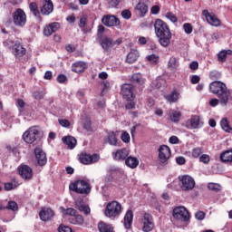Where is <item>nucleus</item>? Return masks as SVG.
<instances>
[{"label":"nucleus","mask_w":232,"mask_h":232,"mask_svg":"<svg viewBox=\"0 0 232 232\" xmlns=\"http://www.w3.org/2000/svg\"><path fill=\"white\" fill-rule=\"evenodd\" d=\"M68 220L70 224H73L74 226H82L84 224V218L79 214H75L74 216L69 218Z\"/></svg>","instance_id":"32"},{"label":"nucleus","mask_w":232,"mask_h":232,"mask_svg":"<svg viewBox=\"0 0 232 232\" xmlns=\"http://www.w3.org/2000/svg\"><path fill=\"white\" fill-rule=\"evenodd\" d=\"M34 155L39 166H45L46 162H48V159L46 158V153L41 148L34 149Z\"/></svg>","instance_id":"18"},{"label":"nucleus","mask_w":232,"mask_h":232,"mask_svg":"<svg viewBox=\"0 0 232 232\" xmlns=\"http://www.w3.org/2000/svg\"><path fill=\"white\" fill-rule=\"evenodd\" d=\"M12 52L16 59H21V57L26 55V48L21 43H15L12 48Z\"/></svg>","instance_id":"20"},{"label":"nucleus","mask_w":232,"mask_h":232,"mask_svg":"<svg viewBox=\"0 0 232 232\" xmlns=\"http://www.w3.org/2000/svg\"><path fill=\"white\" fill-rule=\"evenodd\" d=\"M6 209H11V211H17V209H19V207L15 203V201H9Z\"/></svg>","instance_id":"46"},{"label":"nucleus","mask_w":232,"mask_h":232,"mask_svg":"<svg viewBox=\"0 0 232 232\" xmlns=\"http://www.w3.org/2000/svg\"><path fill=\"white\" fill-rule=\"evenodd\" d=\"M13 22L15 26H24L26 24V13L21 8L16 9L13 14Z\"/></svg>","instance_id":"8"},{"label":"nucleus","mask_w":232,"mask_h":232,"mask_svg":"<svg viewBox=\"0 0 232 232\" xmlns=\"http://www.w3.org/2000/svg\"><path fill=\"white\" fill-rule=\"evenodd\" d=\"M166 17H167V19H169L171 21V23H177L179 21V19L177 18V15H175L171 12H168L166 14Z\"/></svg>","instance_id":"50"},{"label":"nucleus","mask_w":232,"mask_h":232,"mask_svg":"<svg viewBox=\"0 0 232 232\" xmlns=\"http://www.w3.org/2000/svg\"><path fill=\"white\" fill-rule=\"evenodd\" d=\"M179 180L182 191H191L195 188V179L189 175L179 176Z\"/></svg>","instance_id":"6"},{"label":"nucleus","mask_w":232,"mask_h":232,"mask_svg":"<svg viewBox=\"0 0 232 232\" xmlns=\"http://www.w3.org/2000/svg\"><path fill=\"white\" fill-rule=\"evenodd\" d=\"M164 99L169 102V104H175V102H179L180 93L177 91H172L170 93L164 95Z\"/></svg>","instance_id":"24"},{"label":"nucleus","mask_w":232,"mask_h":232,"mask_svg":"<svg viewBox=\"0 0 232 232\" xmlns=\"http://www.w3.org/2000/svg\"><path fill=\"white\" fill-rule=\"evenodd\" d=\"M136 9L139 10L141 17H144V15H146V14H148V5H146L144 3H139L136 5Z\"/></svg>","instance_id":"39"},{"label":"nucleus","mask_w":232,"mask_h":232,"mask_svg":"<svg viewBox=\"0 0 232 232\" xmlns=\"http://www.w3.org/2000/svg\"><path fill=\"white\" fill-rule=\"evenodd\" d=\"M130 155V150L127 149H120L116 152H112L114 160H126V158Z\"/></svg>","instance_id":"23"},{"label":"nucleus","mask_w":232,"mask_h":232,"mask_svg":"<svg viewBox=\"0 0 232 232\" xmlns=\"http://www.w3.org/2000/svg\"><path fill=\"white\" fill-rule=\"evenodd\" d=\"M125 164L126 166H128V168H131V169H135V168L139 166V160L135 157L130 156L125 160Z\"/></svg>","instance_id":"34"},{"label":"nucleus","mask_w":232,"mask_h":232,"mask_svg":"<svg viewBox=\"0 0 232 232\" xmlns=\"http://www.w3.org/2000/svg\"><path fill=\"white\" fill-rule=\"evenodd\" d=\"M220 126L224 131H227V133H232V128L229 125V121H227V118H223L221 120Z\"/></svg>","instance_id":"36"},{"label":"nucleus","mask_w":232,"mask_h":232,"mask_svg":"<svg viewBox=\"0 0 232 232\" xmlns=\"http://www.w3.org/2000/svg\"><path fill=\"white\" fill-rule=\"evenodd\" d=\"M202 15H204L207 23H208V24H211V26H220V20L214 13H209V11L208 10H203Z\"/></svg>","instance_id":"15"},{"label":"nucleus","mask_w":232,"mask_h":232,"mask_svg":"<svg viewBox=\"0 0 232 232\" xmlns=\"http://www.w3.org/2000/svg\"><path fill=\"white\" fill-rule=\"evenodd\" d=\"M69 189L78 193L79 195H90L92 191V186L84 179L76 180L69 185Z\"/></svg>","instance_id":"4"},{"label":"nucleus","mask_w":232,"mask_h":232,"mask_svg":"<svg viewBox=\"0 0 232 232\" xmlns=\"http://www.w3.org/2000/svg\"><path fill=\"white\" fill-rule=\"evenodd\" d=\"M202 124L203 123L200 121V117L195 115L186 121L185 126L188 130H197L198 128H201Z\"/></svg>","instance_id":"17"},{"label":"nucleus","mask_w":232,"mask_h":232,"mask_svg":"<svg viewBox=\"0 0 232 232\" xmlns=\"http://www.w3.org/2000/svg\"><path fill=\"white\" fill-rule=\"evenodd\" d=\"M86 68H88V65L82 61L75 62L72 64V71L74 72V73H82Z\"/></svg>","instance_id":"25"},{"label":"nucleus","mask_w":232,"mask_h":232,"mask_svg":"<svg viewBox=\"0 0 232 232\" xmlns=\"http://www.w3.org/2000/svg\"><path fill=\"white\" fill-rule=\"evenodd\" d=\"M121 17H123V19H131V11L125 9L121 12Z\"/></svg>","instance_id":"52"},{"label":"nucleus","mask_w":232,"mask_h":232,"mask_svg":"<svg viewBox=\"0 0 232 232\" xmlns=\"http://www.w3.org/2000/svg\"><path fill=\"white\" fill-rule=\"evenodd\" d=\"M179 137H177V136H171L169 140V142L170 144H179Z\"/></svg>","instance_id":"62"},{"label":"nucleus","mask_w":232,"mask_h":232,"mask_svg":"<svg viewBox=\"0 0 232 232\" xmlns=\"http://www.w3.org/2000/svg\"><path fill=\"white\" fill-rule=\"evenodd\" d=\"M209 77L210 79H218V77H220V72L217 71H212L209 72Z\"/></svg>","instance_id":"60"},{"label":"nucleus","mask_w":232,"mask_h":232,"mask_svg":"<svg viewBox=\"0 0 232 232\" xmlns=\"http://www.w3.org/2000/svg\"><path fill=\"white\" fill-rule=\"evenodd\" d=\"M60 126H63V128H68L70 126V121L68 120L63 119L59 120Z\"/></svg>","instance_id":"56"},{"label":"nucleus","mask_w":232,"mask_h":232,"mask_svg":"<svg viewBox=\"0 0 232 232\" xmlns=\"http://www.w3.org/2000/svg\"><path fill=\"white\" fill-rule=\"evenodd\" d=\"M121 140L122 142H125V144H128V142L130 140V134L126 131H123L121 133Z\"/></svg>","instance_id":"51"},{"label":"nucleus","mask_w":232,"mask_h":232,"mask_svg":"<svg viewBox=\"0 0 232 232\" xmlns=\"http://www.w3.org/2000/svg\"><path fill=\"white\" fill-rule=\"evenodd\" d=\"M142 231L150 232L153 231L155 227V223L153 222V216L150 213H145L141 218Z\"/></svg>","instance_id":"10"},{"label":"nucleus","mask_w":232,"mask_h":232,"mask_svg":"<svg viewBox=\"0 0 232 232\" xmlns=\"http://www.w3.org/2000/svg\"><path fill=\"white\" fill-rule=\"evenodd\" d=\"M209 160H211V158L208 154H202L199 157V162H203V164H209Z\"/></svg>","instance_id":"49"},{"label":"nucleus","mask_w":232,"mask_h":232,"mask_svg":"<svg viewBox=\"0 0 232 232\" xmlns=\"http://www.w3.org/2000/svg\"><path fill=\"white\" fill-rule=\"evenodd\" d=\"M97 41L105 52H110L113 46H120V44H122V38H118L113 41V39L102 34H98Z\"/></svg>","instance_id":"5"},{"label":"nucleus","mask_w":232,"mask_h":232,"mask_svg":"<svg viewBox=\"0 0 232 232\" xmlns=\"http://www.w3.org/2000/svg\"><path fill=\"white\" fill-rule=\"evenodd\" d=\"M133 224V211L127 210L124 217V227L125 229H130Z\"/></svg>","instance_id":"29"},{"label":"nucleus","mask_w":232,"mask_h":232,"mask_svg":"<svg viewBox=\"0 0 232 232\" xmlns=\"http://www.w3.org/2000/svg\"><path fill=\"white\" fill-rule=\"evenodd\" d=\"M105 144H110V146H119V141L117 140V134L114 131H109L107 137L104 139Z\"/></svg>","instance_id":"26"},{"label":"nucleus","mask_w":232,"mask_h":232,"mask_svg":"<svg viewBox=\"0 0 232 232\" xmlns=\"http://www.w3.org/2000/svg\"><path fill=\"white\" fill-rule=\"evenodd\" d=\"M219 159L225 164H232V150L223 151Z\"/></svg>","instance_id":"28"},{"label":"nucleus","mask_w":232,"mask_h":232,"mask_svg":"<svg viewBox=\"0 0 232 232\" xmlns=\"http://www.w3.org/2000/svg\"><path fill=\"white\" fill-rule=\"evenodd\" d=\"M63 217L69 216V217H75L77 215V210L74 208H64L63 207L60 208Z\"/></svg>","instance_id":"37"},{"label":"nucleus","mask_w":232,"mask_h":232,"mask_svg":"<svg viewBox=\"0 0 232 232\" xmlns=\"http://www.w3.org/2000/svg\"><path fill=\"white\" fill-rule=\"evenodd\" d=\"M13 45L14 41L12 39H7L4 42V46H5V48H12Z\"/></svg>","instance_id":"61"},{"label":"nucleus","mask_w":232,"mask_h":232,"mask_svg":"<svg viewBox=\"0 0 232 232\" xmlns=\"http://www.w3.org/2000/svg\"><path fill=\"white\" fill-rule=\"evenodd\" d=\"M172 216L177 220H181V222H188L189 220V211L185 207H176L173 209Z\"/></svg>","instance_id":"9"},{"label":"nucleus","mask_w":232,"mask_h":232,"mask_svg":"<svg viewBox=\"0 0 232 232\" xmlns=\"http://www.w3.org/2000/svg\"><path fill=\"white\" fill-rule=\"evenodd\" d=\"M135 87L131 83H124L121 86V95L126 99V101H133L135 99Z\"/></svg>","instance_id":"11"},{"label":"nucleus","mask_w":232,"mask_h":232,"mask_svg":"<svg viewBox=\"0 0 232 232\" xmlns=\"http://www.w3.org/2000/svg\"><path fill=\"white\" fill-rule=\"evenodd\" d=\"M208 188L210 191H215V193H218V191H220L222 189V187L217 183H208Z\"/></svg>","instance_id":"42"},{"label":"nucleus","mask_w":232,"mask_h":232,"mask_svg":"<svg viewBox=\"0 0 232 232\" xmlns=\"http://www.w3.org/2000/svg\"><path fill=\"white\" fill-rule=\"evenodd\" d=\"M18 173L24 180H31L34 177V170L28 165H22L18 168Z\"/></svg>","instance_id":"16"},{"label":"nucleus","mask_w":232,"mask_h":232,"mask_svg":"<svg viewBox=\"0 0 232 232\" xmlns=\"http://www.w3.org/2000/svg\"><path fill=\"white\" fill-rule=\"evenodd\" d=\"M53 210L51 208H44L43 210L40 211L39 217L43 222H48V220H52L54 217Z\"/></svg>","instance_id":"22"},{"label":"nucleus","mask_w":232,"mask_h":232,"mask_svg":"<svg viewBox=\"0 0 232 232\" xmlns=\"http://www.w3.org/2000/svg\"><path fill=\"white\" fill-rule=\"evenodd\" d=\"M190 82L191 84H198L200 82V77L198 75H192Z\"/></svg>","instance_id":"57"},{"label":"nucleus","mask_w":232,"mask_h":232,"mask_svg":"<svg viewBox=\"0 0 232 232\" xmlns=\"http://www.w3.org/2000/svg\"><path fill=\"white\" fill-rule=\"evenodd\" d=\"M102 23L104 26L111 28V26H119V24H121V20H119L115 15L106 14L102 17Z\"/></svg>","instance_id":"14"},{"label":"nucleus","mask_w":232,"mask_h":232,"mask_svg":"<svg viewBox=\"0 0 232 232\" xmlns=\"http://www.w3.org/2000/svg\"><path fill=\"white\" fill-rule=\"evenodd\" d=\"M59 28H61V24L53 22L44 27V35L45 37H50V35H52V34H55Z\"/></svg>","instance_id":"21"},{"label":"nucleus","mask_w":232,"mask_h":232,"mask_svg":"<svg viewBox=\"0 0 232 232\" xmlns=\"http://www.w3.org/2000/svg\"><path fill=\"white\" fill-rule=\"evenodd\" d=\"M105 182H113V173L109 172L105 177Z\"/></svg>","instance_id":"63"},{"label":"nucleus","mask_w":232,"mask_h":232,"mask_svg":"<svg viewBox=\"0 0 232 232\" xmlns=\"http://www.w3.org/2000/svg\"><path fill=\"white\" fill-rule=\"evenodd\" d=\"M131 82H135L136 84L142 85L144 82V79L142 78V74L134 73L131 77Z\"/></svg>","instance_id":"41"},{"label":"nucleus","mask_w":232,"mask_h":232,"mask_svg":"<svg viewBox=\"0 0 232 232\" xmlns=\"http://www.w3.org/2000/svg\"><path fill=\"white\" fill-rule=\"evenodd\" d=\"M99 159H101L99 154H92V155H90L88 153L80 154V162L85 165L95 164V162H98Z\"/></svg>","instance_id":"13"},{"label":"nucleus","mask_w":232,"mask_h":232,"mask_svg":"<svg viewBox=\"0 0 232 232\" xmlns=\"http://www.w3.org/2000/svg\"><path fill=\"white\" fill-rule=\"evenodd\" d=\"M183 30H184L185 34H189L193 32V26L191 25V24L186 23L183 24Z\"/></svg>","instance_id":"48"},{"label":"nucleus","mask_w":232,"mask_h":232,"mask_svg":"<svg viewBox=\"0 0 232 232\" xmlns=\"http://www.w3.org/2000/svg\"><path fill=\"white\" fill-rule=\"evenodd\" d=\"M180 66V63L179 62V58L175 56H171L168 62L167 68L170 72H176L179 70V67Z\"/></svg>","instance_id":"27"},{"label":"nucleus","mask_w":232,"mask_h":232,"mask_svg":"<svg viewBox=\"0 0 232 232\" xmlns=\"http://www.w3.org/2000/svg\"><path fill=\"white\" fill-rule=\"evenodd\" d=\"M190 70H198V62H192L189 64Z\"/></svg>","instance_id":"64"},{"label":"nucleus","mask_w":232,"mask_h":232,"mask_svg":"<svg viewBox=\"0 0 232 232\" xmlns=\"http://www.w3.org/2000/svg\"><path fill=\"white\" fill-rule=\"evenodd\" d=\"M147 61L151 64H159V56L157 54H150L147 56Z\"/></svg>","instance_id":"45"},{"label":"nucleus","mask_w":232,"mask_h":232,"mask_svg":"<svg viewBox=\"0 0 232 232\" xmlns=\"http://www.w3.org/2000/svg\"><path fill=\"white\" fill-rule=\"evenodd\" d=\"M19 186L18 182H7L5 184V191H12L14 188H17Z\"/></svg>","instance_id":"44"},{"label":"nucleus","mask_w":232,"mask_h":232,"mask_svg":"<svg viewBox=\"0 0 232 232\" xmlns=\"http://www.w3.org/2000/svg\"><path fill=\"white\" fill-rule=\"evenodd\" d=\"M176 162L179 166H183V164H186V158L179 156V157L176 158Z\"/></svg>","instance_id":"58"},{"label":"nucleus","mask_w":232,"mask_h":232,"mask_svg":"<svg viewBox=\"0 0 232 232\" xmlns=\"http://www.w3.org/2000/svg\"><path fill=\"white\" fill-rule=\"evenodd\" d=\"M29 10L32 12L34 17H39V15H41V13L39 12V6L35 2H33L29 5Z\"/></svg>","instance_id":"38"},{"label":"nucleus","mask_w":232,"mask_h":232,"mask_svg":"<svg viewBox=\"0 0 232 232\" xmlns=\"http://www.w3.org/2000/svg\"><path fill=\"white\" fill-rule=\"evenodd\" d=\"M98 230L100 232H113V227H111V225L107 224L103 221H100L98 223Z\"/></svg>","instance_id":"35"},{"label":"nucleus","mask_w":232,"mask_h":232,"mask_svg":"<svg viewBox=\"0 0 232 232\" xmlns=\"http://www.w3.org/2000/svg\"><path fill=\"white\" fill-rule=\"evenodd\" d=\"M211 93L217 95L220 101V104L227 106V103L232 99L231 91L227 90L226 83L218 81L212 82L209 84Z\"/></svg>","instance_id":"2"},{"label":"nucleus","mask_w":232,"mask_h":232,"mask_svg":"<svg viewBox=\"0 0 232 232\" xmlns=\"http://www.w3.org/2000/svg\"><path fill=\"white\" fill-rule=\"evenodd\" d=\"M202 153H204V149H202L200 147H197L192 150V157L194 159H198V157H200V155H202Z\"/></svg>","instance_id":"43"},{"label":"nucleus","mask_w":232,"mask_h":232,"mask_svg":"<svg viewBox=\"0 0 232 232\" xmlns=\"http://www.w3.org/2000/svg\"><path fill=\"white\" fill-rule=\"evenodd\" d=\"M40 133L36 127H31L24 133L23 139L26 144H34L39 139Z\"/></svg>","instance_id":"7"},{"label":"nucleus","mask_w":232,"mask_h":232,"mask_svg":"<svg viewBox=\"0 0 232 232\" xmlns=\"http://www.w3.org/2000/svg\"><path fill=\"white\" fill-rule=\"evenodd\" d=\"M56 79L57 82H60V84L66 82V75L64 74H59Z\"/></svg>","instance_id":"59"},{"label":"nucleus","mask_w":232,"mask_h":232,"mask_svg":"<svg viewBox=\"0 0 232 232\" xmlns=\"http://www.w3.org/2000/svg\"><path fill=\"white\" fill-rule=\"evenodd\" d=\"M169 157H171V149H169L168 145H161L159 149L160 162L166 164V162L169 160Z\"/></svg>","instance_id":"12"},{"label":"nucleus","mask_w":232,"mask_h":232,"mask_svg":"<svg viewBox=\"0 0 232 232\" xmlns=\"http://www.w3.org/2000/svg\"><path fill=\"white\" fill-rule=\"evenodd\" d=\"M139 59V51L137 50H131L128 54L126 58V62L129 63V64H133L135 61Z\"/></svg>","instance_id":"33"},{"label":"nucleus","mask_w":232,"mask_h":232,"mask_svg":"<svg viewBox=\"0 0 232 232\" xmlns=\"http://www.w3.org/2000/svg\"><path fill=\"white\" fill-rule=\"evenodd\" d=\"M33 95L34 99H36V101H41V99L44 97V93L43 92V91H35Z\"/></svg>","instance_id":"53"},{"label":"nucleus","mask_w":232,"mask_h":232,"mask_svg":"<svg viewBox=\"0 0 232 232\" xmlns=\"http://www.w3.org/2000/svg\"><path fill=\"white\" fill-rule=\"evenodd\" d=\"M121 213H122V205L119 201H111L106 205L104 215L107 218L115 220L121 217Z\"/></svg>","instance_id":"3"},{"label":"nucleus","mask_w":232,"mask_h":232,"mask_svg":"<svg viewBox=\"0 0 232 232\" xmlns=\"http://www.w3.org/2000/svg\"><path fill=\"white\" fill-rule=\"evenodd\" d=\"M168 115L171 122H179L180 118L182 117V112L175 110H169Z\"/></svg>","instance_id":"30"},{"label":"nucleus","mask_w":232,"mask_h":232,"mask_svg":"<svg viewBox=\"0 0 232 232\" xmlns=\"http://www.w3.org/2000/svg\"><path fill=\"white\" fill-rule=\"evenodd\" d=\"M227 53L231 54L232 51L228 50V51H221L218 53V59L220 63H225L226 59H227Z\"/></svg>","instance_id":"40"},{"label":"nucleus","mask_w":232,"mask_h":232,"mask_svg":"<svg viewBox=\"0 0 232 232\" xmlns=\"http://www.w3.org/2000/svg\"><path fill=\"white\" fill-rule=\"evenodd\" d=\"M40 12L42 15H50L53 12V2L52 0H42Z\"/></svg>","instance_id":"19"},{"label":"nucleus","mask_w":232,"mask_h":232,"mask_svg":"<svg viewBox=\"0 0 232 232\" xmlns=\"http://www.w3.org/2000/svg\"><path fill=\"white\" fill-rule=\"evenodd\" d=\"M154 30L159 43L163 48H168L171 43V31L166 22L157 19L154 23Z\"/></svg>","instance_id":"1"},{"label":"nucleus","mask_w":232,"mask_h":232,"mask_svg":"<svg viewBox=\"0 0 232 232\" xmlns=\"http://www.w3.org/2000/svg\"><path fill=\"white\" fill-rule=\"evenodd\" d=\"M78 209L79 211H82V213H84V215H90V212H91L90 207L86 205L78 206Z\"/></svg>","instance_id":"47"},{"label":"nucleus","mask_w":232,"mask_h":232,"mask_svg":"<svg viewBox=\"0 0 232 232\" xmlns=\"http://www.w3.org/2000/svg\"><path fill=\"white\" fill-rule=\"evenodd\" d=\"M58 232H73L71 227L66 226H60L58 227Z\"/></svg>","instance_id":"55"},{"label":"nucleus","mask_w":232,"mask_h":232,"mask_svg":"<svg viewBox=\"0 0 232 232\" xmlns=\"http://www.w3.org/2000/svg\"><path fill=\"white\" fill-rule=\"evenodd\" d=\"M195 218H197V220H204L206 218V213H204V211H198L195 214Z\"/></svg>","instance_id":"54"},{"label":"nucleus","mask_w":232,"mask_h":232,"mask_svg":"<svg viewBox=\"0 0 232 232\" xmlns=\"http://www.w3.org/2000/svg\"><path fill=\"white\" fill-rule=\"evenodd\" d=\"M62 140L70 150H73L77 146V140L72 136L63 137Z\"/></svg>","instance_id":"31"}]
</instances>
